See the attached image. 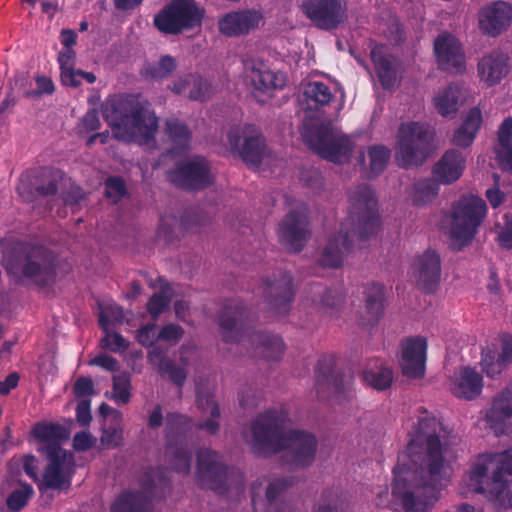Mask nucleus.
<instances>
[{"label":"nucleus","instance_id":"nucleus-8","mask_svg":"<svg viewBox=\"0 0 512 512\" xmlns=\"http://www.w3.org/2000/svg\"><path fill=\"white\" fill-rule=\"evenodd\" d=\"M57 255L47 246L23 241L15 245L4 259V267L16 284L31 281L44 288L55 281L57 276Z\"/></svg>","mask_w":512,"mask_h":512},{"label":"nucleus","instance_id":"nucleus-30","mask_svg":"<svg viewBox=\"0 0 512 512\" xmlns=\"http://www.w3.org/2000/svg\"><path fill=\"white\" fill-rule=\"evenodd\" d=\"M363 294L364 311L360 322L364 327H374L384 315L385 287L377 282L367 283Z\"/></svg>","mask_w":512,"mask_h":512},{"label":"nucleus","instance_id":"nucleus-6","mask_svg":"<svg viewBox=\"0 0 512 512\" xmlns=\"http://www.w3.org/2000/svg\"><path fill=\"white\" fill-rule=\"evenodd\" d=\"M197 407L204 413L209 411L211 418L204 422L194 423L189 417L181 414H168L166 423V438L168 445L166 455L170 457L171 468L176 472L188 474L191 468L193 450L188 446L187 439L193 431L206 430L214 435L219 430L218 418L220 409L213 395L196 394Z\"/></svg>","mask_w":512,"mask_h":512},{"label":"nucleus","instance_id":"nucleus-4","mask_svg":"<svg viewBox=\"0 0 512 512\" xmlns=\"http://www.w3.org/2000/svg\"><path fill=\"white\" fill-rule=\"evenodd\" d=\"M101 112L116 139L139 145L154 141L158 118L150 102L141 94L110 95L102 103Z\"/></svg>","mask_w":512,"mask_h":512},{"label":"nucleus","instance_id":"nucleus-10","mask_svg":"<svg viewBox=\"0 0 512 512\" xmlns=\"http://www.w3.org/2000/svg\"><path fill=\"white\" fill-rule=\"evenodd\" d=\"M197 484L218 494L225 493L232 483L243 489L244 475L234 468H229L222 461V457L215 451L202 448L197 451Z\"/></svg>","mask_w":512,"mask_h":512},{"label":"nucleus","instance_id":"nucleus-24","mask_svg":"<svg viewBox=\"0 0 512 512\" xmlns=\"http://www.w3.org/2000/svg\"><path fill=\"white\" fill-rule=\"evenodd\" d=\"M512 21V6L504 1H496L484 6L479 12V27L488 36H498Z\"/></svg>","mask_w":512,"mask_h":512},{"label":"nucleus","instance_id":"nucleus-17","mask_svg":"<svg viewBox=\"0 0 512 512\" xmlns=\"http://www.w3.org/2000/svg\"><path fill=\"white\" fill-rule=\"evenodd\" d=\"M301 11L319 29H336L347 18V5L343 0H305Z\"/></svg>","mask_w":512,"mask_h":512},{"label":"nucleus","instance_id":"nucleus-27","mask_svg":"<svg viewBox=\"0 0 512 512\" xmlns=\"http://www.w3.org/2000/svg\"><path fill=\"white\" fill-rule=\"evenodd\" d=\"M32 434L39 441L38 450L44 455L52 449L59 450V453L67 452L61 447L62 442L70 436L66 426L56 422H38L33 426Z\"/></svg>","mask_w":512,"mask_h":512},{"label":"nucleus","instance_id":"nucleus-41","mask_svg":"<svg viewBox=\"0 0 512 512\" xmlns=\"http://www.w3.org/2000/svg\"><path fill=\"white\" fill-rule=\"evenodd\" d=\"M363 380L372 388L383 391L391 386L393 382V371L383 361L374 359L363 371Z\"/></svg>","mask_w":512,"mask_h":512},{"label":"nucleus","instance_id":"nucleus-12","mask_svg":"<svg viewBox=\"0 0 512 512\" xmlns=\"http://www.w3.org/2000/svg\"><path fill=\"white\" fill-rule=\"evenodd\" d=\"M166 177L176 187L188 192L202 191L214 182L210 162L201 155L178 161L166 172Z\"/></svg>","mask_w":512,"mask_h":512},{"label":"nucleus","instance_id":"nucleus-7","mask_svg":"<svg viewBox=\"0 0 512 512\" xmlns=\"http://www.w3.org/2000/svg\"><path fill=\"white\" fill-rule=\"evenodd\" d=\"M464 481L469 491L483 494L503 508H512V448L479 456Z\"/></svg>","mask_w":512,"mask_h":512},{"label":"nucleus","instance_id":"nucleus-46","mask_svg":"<svg viewBox=\"0 0 512 512\" xmlns=\"http://www.w3.org/2000/svg\"><path fill=\"white\" fill-rule=\"evenodd\" d=\"M440 182L435 178H423L413 185L412 202L416 206H424L432 202L439 193Z\"/></svg>","mask_w":512,"mask_h":512},{"label":"nucleus","instance_id":"nucleus-15","mask_svg":"<svg viewBox=\"0 0 512 512\" xmlns=\"http://www.w3.org/2000/svg\"><path fill=\"white\" fill-rule=\"evenodd\" d=\"M64 181L65 173L58 169L40 168L26 171L19 178L17 192L24 201L32 202L38 196L56 195Z\"/></svg>","mask_w":512,"mask_h":512},{"label":"nucleus","instance_id":"nucleus-63","mask_svg":"<svg viewBox=\"0 0 512 512\" xmlns=\"http://www.w3.org/2000/svg\"><path fill=\"white\" fill-rule=\"evenodd\" d=\"M89 364L101 367L109 372H115L119 369L118 360L107 354L97 355L90 361Z\"/></svg>","mask_w":512,"mask_h":512},{"label":"nucleus","instance_id":"nucleus-23","mask_svg":"<svg viewBox=\"0 0 512 512\" xmlns=\"http://www.w3.org/2000/svg\"><path fill=\"white\" fill-rule=\"evenodd\" d=\"M512 362V334L499 336V347L492 345L482 351L481 365L488 377L500 375Z\"/></svg>","mask_w":512,"mask_h":512},{"label":"nucleus","instance_id":"nucleus-19","mask_svg":"<svg viewBox=\"0 0 512 512\" xmlns=\"http://www.w3.org/2000/svg\"><path fill=\"white\" fill-rule=\"evenodd\" d=\"M293 277L282 270L272 278L263 280V296L270 308L279 315H285L294 299Z\"/></svg>","mask_w":512,"mask_h":512},{"label":"nucleus","instance_id":"nucleus-9","mask_svg":"<svg viewBox=\"0 0 512 512\" xmlns=\"http://www.w3.org/2000/svg\"><path fill=\"white\" fill-rule=\"evenodd\" d=\"M433 134L419 122L402 123L399 126L395 159L403 169L421 166L429 157Z\"/></svg>","mask_w":512,"mask_h":512},{"label":"nucleus","instance_id":"nucleus-53","mask_svg":"<svg viewBox=\"0 0 512 512\" xmlns=\"http://www.w3.org/2000/svg\"><path fill=\"white\" fill-rule=\"evenodd\" d=\"M343 506L344 502L338 494L331 489H326L322 492L313 512H344Z\"/></svg>","mask_w":512,"mask_h":512},{"label":"nucleus","instance_id":"nucleus-48","mask_svg":"<svg viewBox=\"0 0 512 512\" xmlns=\"http://www.w3.org/2000/svg\"><path fill=\"white\" fill-rule=\"evenodd\" d=\"M99 326L104 332L101 339V346L112 352L125 351L129 347L128 341L118 332H110L108 328V319L105 314L99 317Z\"/></svg>","mask_w":512,"mask_h":512},{"label":"nucleus","instance_id":"nucleus-45","mask_svg":"<svg viewBox=\"0 0 512 512\" xmlns=\"http://www.w3.org/2000/svg\"><path fill=\"white\" fill-rule=\"evenodd\" d=\"M294 477L287 476L277 478L269 483L266 489L267 512H299L295 511L290 505L284 504L281 507H274L279 497L294 484Z\"/></svg>","mask_w":512,"mask_h":512},{"label":"nucleus","instance_id":"nucleus-2","mask_svg":"<svg viewBox=\"0 0 512 512\" xmlns=\"http://www.w3.org/2000/svg\"><path fill=\"white\" fill-rule=\"evenodd\" d=\"M290 421L284 408H270L251 423V448L257 455L282 452L280 463L290 471L310 467L318 450L316 436L300 429H286Z\"/></svg>","mask_w":512,"mask_h":512},{"label":"nucleus","instance_id":"nucleus-33","mask_svg":"<svg viewBox=\"0 0 512 512\" xmlns=\"http://www.w3.org/2000/svg\"><path fill=\"white\" fill-rule=\"evenodd\" d=\"M477 70L482 81L489 86L496 85L509 73V58L506 54L494 51L480 59Z\"/></svg>","mask_w":512,"mask_h":512},{"label":"nucleus","instance_id":"nucleus-21","mask_svg":"<svg viewBox=\"0 0 512 512\" xmlns=\"http://www.w3.org/2000/svg\"><path fill=\"white\" fill-rule=\"evenodd\" d=\"M309 221L303 211L291 210L281 221L278 229L279 240L290 252H300L308 239Z\"/></svg>","mask_w":512,"mask_h":512},{"label":"nucleus","instance_id":"nucleus-20","mask_svg":"<svg viewBox=\"0 0 512 512\" xmlns=\"http://www.w3.org/2000/svg\"><path fill=\"white\" fill-rule=\"evenodd\" d=\"M399 361L402 374L409 379H421L425 375L427 340L422 336L407 337L401 341Z\"/></svg>","mask_w":512,"mask_h":512},{"label":"nucleus","instance_id":"nucleus-22","mask_svg":"<svg viewBox=\"0 0 512 512\" xmlns=\"http://www.w3.org/2000/svg\"><path fill=\"white\" fill-rule=\"evenodd\" d=\"M434 53L438 67L449 73H462L465 59L460 42L449 33H441L434 40Z\"/></svg>","mask_w":512,"mask_h":512},{"label":"nucleus","instance_id":"nucleus-16","mask_svg":"<svg viewBox=\"0 0 512 512\" xmlns=\"http://www.w3.org/2000/svg\"><path fill=\"white\" fill-rule=\"evenodd\" d=\"M227 138L231 150L237 152L246 164H261L267 147L264 136L255 125L232 127Z\"/></svg>","mask_w":512,"mask_h":512},{"label":"nucleus","instance_id":"nucleus-49","mask_svg":"<svg viewBox=\"0 0 512 512\" xmlns=\"http://www.w3.org/2000/svg\"><path fill=\"white\" fill-rule=\"evenodd\" d=\"M370 158L369 174L371 178L379 176L386 169L391 151L384 145H373L368 148Z\"/></svg>","mask_w":512,"mask_h":512},{"label":"nucleus","instance_id":"nucleus-13","mask_svg":"<svg viewBox=\"0 0 512 512\" xmlns=\"http://www.w3.org/2000/svg\"><path fill=\"white\" fill-rule=\"evenodd\" d=\"M205 9L195 0H171L162 9V33L177 35L200 30Z\"/></svg>","mask_w":512,"mask_h":512},{"label":"nucleus","instance_id":"nucleus-52","mask_svg":"<svg viewBox=\"0 0 512 512\" xmlns=\"http://www.w3.org/2000/svg\"><path fill=\"white\" fill-rule=\"evenodd\" d=\"M34 490L30 484H22L21 488L13 490L7 498V507L11 512L22 510L33 496Z\"/></svg>","mask_w":512,"mask_h":512},{"label":"nucleus","instance_id":"nucleus-62","mask_svg":"<svg viewBox=\"0 0 512 512\" xmlns=\"http://www.w3.org/2000/svg\"><path fill=\"white\" fill-rule=\"evenodd\" d=\"M184 335L183 328L178 324L162 325V341L178 343Z\"/></svg>","mask_w":512,"mask_h":512},{"label":"nucleus","instance_id":"nucleus-47","mask_svg":"<svg viewBox=\"0 0 512 512\" xmlns=\"http://www.w3.org/2000/svg\"><path fill=\"white\" fill-rule=\"evenodd\" d=\"M123 415L116 413L115 420H110L108 425L102 427L100 443L104 448L114 449L123 444Z\"/></svg>","mask_w":512,"mask_h":512},{"label":"nucleus","instance_id":"nucleus-60","mask_svg":"<svg viewBox=\"0 0 512 512\" xmlns=\"http://www.w3.org/2000/svg\"><path fill=\"white\" fill-rule=\"evenodd\" d=\"M105 314L108 319V327L110 325L120 324L124 320L123 309L117 304L106 305L101 307L100 315Z\"/></svg>","mask_w":512,"mask_h":512},{"label":"nucleus","instance_id":"nucleus-38","mask_svg":"<svg viewBox=\"0 0 512 512\" xmlns=\"http://www.w3.org/2000/svg\"><path fill=\"white\" fill-rule=\"evenodd\" d=\"M482 124V114L479 108H471L463 123L456 129L452 136V144L467 148L473 143Z\"/></svg>","mask_w":512,"mask_h":512},{"label":"nucleus","instance_id":"nucleus-31","mask_svg":"<svg viewBox=\"0 0 512 512\" xmlns=\"http://www.w3.org/2000/svg\"><path fill=\"white\" fill-rule=\"evenodd\" d=\"M379 82L385 90L394 88L398 83L399 61L385 53L383 45H376L370 52Z\"/></svg>","mask_w":512,"mask_h":512},{"label":"nucleus","instance_id":"nucleus-39","mask_svg":"<svg viewBox=\"0 0 512 512\" xmlns=\"http://www.w3.org/2000/svg\"><path fill=\"white\" fill-rule=\"evenodd\" d=\"M495 154L500 168L512 173V118H506L499 127Z\"/></svg>","mask_w":512,"mask_h":512},{"label":"nucleus","instance_id":"nucleus-64","mask_svg":"<svg viewBox=\"0 0 512 512\" xmlns=\"http://www.w3.org/2000/svg\"><path fill=\"white\" fill-rule=\"evenodd\" d=\"M178 285L170 284L162 278V313L169 310L173 298L178 296Z\"/></svg>","mask_w":512,"mask_h":512},{"label":"nucleus","instance_id":"nucleus-26","mask_svg":"<svg viewBox=\"0 0 512 512\" xmlns=\"http://www.w3.org/2000/svg\"><path fill=\"white\" fill-rule=\"evenodd\" d=\"M415 276L417 285L425 293L437 290L441 279V260L436 251L428 249L417 258Z\"/></svg>","mask_w":512,"mask_h":512},{"label":"nucleus","instance_id":"nucleus-42","mask_svg":"<svg viewBox=\"0 0 512 512\" xmlns=\"http://www.w3.org/2000/svg\"><path fill=\"white\" fill-rule=\"evenodd\" d=\"M460 97V86L455 83L449 84L434 97L437 112L443 117L453 118L458 111Z\"/></svg>","mask_w":512,"mask_h":512},{"label":"nucleus","instance_id":"nucleus-34","mask_svg":"<svg viewBox=\"0 0 512 512\" xmlns=\"http://www.w3.org/2000/svg\"><path fill=\"white\" fill-rule=\"evenodd\" d=\"M483 389V377L470 366L462 367L455 376L452 384V394L460 399L473 400Z\"/></svg>","mask_w":512,"mask_h":512},{"label":"nucleus","instance_id":"nucleus-35","mask_svg":"<svg viewBox=\"0 0 512 512\" xmlns=\"http://www.w3.org/2000/svg\"><path fill=\"white\" fill-rule=\"evenodd\" d=\"M244 65L255 89L265 92L284 86L283 78L271 71L263 61L251 59L245 61Z\"/></svg>","mask_w":512,"mask_h":512},{"label":"nucleus","instance_id":"nucleus-37","mask_svg":"<svg viewBox=\"0 0 512 512\" xmlns=\"http://www.w3.org/2000/svg\"><path fill=\"white\" fill-rule=\"evenodd\" d=\"M165 133L172 143V148L167 150V154L180 156L186 154L191 147L192 131L188 125L177 118L166 120Z\"/></svg>","mask_w":512,"mask_h":512},{"label":"nucleus","instance_id":"nucleus-43","mask_svg":"<svg viewBox=\"0 0 512 512\" xmlns=\"http://www.w3.org/2000/svg\"><path fill=\"white\" fill-rule=\"evenodd\" d=\"M137 342L143 347L152 348L149 352V358L155 369L160 372V327L155 323H147L138 329L136 334Z\"/></svg>","mask_w":512,"mask_h":512},{"label":"nucleus","instance_id":"nucleus-44","mask_svg":"<svg viewBox=\"0 0 512 512\" xmlns=\"http://www.w3.org/2000/svg\"><path fill=\"white\" fill-rule=\"evenodd\" d=\"M306 109L318 111L322 107L329 105L333 98V94L328 85L323 82H309L303 92Z\"/></svg>","mask_w":512,"mask_h":512},{"label":"nucleus","instance_id":"nucleus-50","mask_svg":"<svg viewBox=\"0 0 512 512\" xmlns=\"http://www.w3.org/2000/svg\"><path fill=\"white\" fill-rule=\"evenodd\" d=\"M311 290L319 294V299L313 298V302L324 309H335L344 302V294L338 289H324L320 284H313Z\"/></svg>","mask_w":512,"mask_h":512},{"label":"nucleus","instance_id":"nucleus-51","mask_svg":"<svg viewBox=\"0 0 512 512\" xmlns=\"http://www.w3.org/2000/svg\"><path fill=\"white\" fill-rule=\"evenodd\" d=\"M131 398V380L127 373L113 377V399L118 404H127Z\"/></svg>","mask_w":512,"mask_h":512},{"label":"nucleus","instance_id":"nucleus-54","mask_svg":"<svg viewBox=\"0 0 512 512\" xmlns=\"http://www.w3.org/2000/svg\"><path fill=\"white\" fill-rule=\"evenodd\" d=\"M63 187L61 192V198L65 205L73 206L79 204L86 196L84 190L77 184L71 181V179L65 176V181L60 184Z\"/></svg>","mask_w":512,"mask_h":512},{"label":"nucleus","instance_id":"nucleus-28","mask_svg":"<svg viewBox=\"0 0 512 512\" xmlns=\"http://www.w3.org/2000/svg\"><path fill=\"white\" fill-rule=\"evenodd\" d=\"M335 359L332 356H322L315 367V387L319 396L327 390L335 395L345 391L344 377L335 372Z\"/></svg>","mask_w":512,"mask_h":512},{"label":"nucleus","instance_id":"nucleus-59","mask_svg":"<svg viewBox=\"0 0 512 512\" xmlns=\"http://www.w3.org/2000/svg\"><path fill=\"white\" fill-rule=\"evenodd\" d=\"M181 225L186 229H192L196 226L204 225V218L198 208H188L181 216Z\"/></svg>","mask_w":512,"mask_h":512},{"label":"nucleus","instance_id":"nucleus-5","mask_svg":"<svg viewBox=\"0 0 512 512\" xmlns=\"http://www.w3.org/2000/svg\"><path fill=\"white\" fill-rule=\"evenodd\" d=\"M253 323L252 312L238 300H226L218 314L219 330L225 343L247 341L256 355L266 360H280L285 351L283 339L270 332L254 331Z\"/></svg>","mask_w":512,"mask_h":512},{"label":"nucleus","instance_id":"nucleus-29","mask_svg":"<svg viewBox=\"0 0 512 512\" xmlns=\"http://www.w3.org/2000/svg\"><path fill=\"white\" fill-rule=\"evenodd\" d=\"M485 420L497 435L505 432L512 421V388L502 390L493 398L491 407L486 411Z\"/></svg>","mask_w":512,"mask_h":512},{"label":"nucleus","instance_id":"nucleus-3","mask_svg":"<svg viewBox=\"0 0 512 512\" xmlns=\"http://www.w3.org/2000/svg\"><path fill=\"white\" fill-rule=\"evenodd\" d=\"M349 203L348 217L342 222L339 232L329 237L319 258L322 267H340L354 240L364 241L375 235L380 227L378 200L369 185H358L350 193Z\"/></svg>","mask_w":512,"mask_h":512},{"label":"nucleus","instance_id":"nucleus-40","mask_svg":"<svg viewBox=\"0 0 512 512\" xmlns=\"http://www.w3.org/2000/svg\"><path fill=\"white\" fill-rule=\"evenodd\" d=\"M149 496L139 491L121 493L111 506V512H151Z\"/></svg>","mask_w":512,"mask_h":512},{"label":"nucleus","instance_id":"nucleus-32","mask_svg":"<svg viewBox=\"0 0 512 512\" xmlns=\"http://www.w3.org/2000/svg\"><path fill=\"white\" fill-rule=\"evenodd\" d=\"M466 159L456 150H447L437 161L432 169L433 177L442 184H451L457 181L463 174Z\"/></svg>","mask_w":512,"mask_h":512},{"label":"nucleus","instance_id":"nucleus-36","mask_svg":"<svg viewBox=\"0 0 512 512\" xmlns=\"http://www.w3.org/2000/svg\"><path fill=\"white\" fill-rule=\"evenodd\" d=\"M172 91L178 95H187L189 99L195 101H205L213 94L211 83L196 74H188L174 82Z\"/></svg>","mask_w":512,"mask_h":512},{"label":"nucleus","instance_id":"nucleus-57","mask_svg":"<svg viewBox=\"0 0 512 512\" xmlns=\"http://www.w3.org/2000/svg\"><path fill=\"white\" fill-rule=\"evenodd\" d=\"M101 127L99 113L96 109H89L81 118L79 123L80 132L90 133L97 131Z\"/></svg>","mask_w":512,"mask_h":512},{"label":"nucleus","instance_id":"nucleus-1","mask_svg":"<svg viewBox=\"0 0 512 512\" xmlns=\"http://www.w3.org/2000/svg\"><path fill=\"white\" fill-rule=\"evenodd\" d=\"M446 429L434 417L417 422L406 450L393 468L392 498L403 512H428L444 479Z\"/></svg>","mask_w":512,"mask_h":512},{"label":"nucleus","instance_id":"nucleus-61","mask_svg":"<svg viewBox=\"0 0 512 512\" xmlns=\"http://www.w3.org/2000/svg\"><path fill=\"white\" fill-rule=\"evenodd\" d=\"M73 393L78 398L92 395L94 393V383L92 379L84 376L77 378L73 386Z\"/></svg>","mask_w":512,"mask_h":512},{"label":"nucleus","instance_id":"nucleus-18","mask_svg":"<svg viewBox=\"0 0 512 512\" xmlns=\"http://www.w3.org/2000/svg\"><path fill=\"white\" fill-rule=\"evenodd\" d=\"M59 450L52 449L45 455L48 465L44 469L38 489L60 490L71 485L74 473V456L71 452L58 453Z\"/></svg>","mask_w":512,"mask_h":512},{"label":"nucleus","instance_id":"nucleus-11","mask_svg":"<svg viewBox=\"0 0 512 512\" xmlns=\"http://www.w3.org/2000/svg\"><path fill=\"white\" fill-rule=\"evenodd\" d=\"M304 141L321 158L334 163L348 162L353 150V142L345 135H335L329 124L305 125L302 134Z\"/></svg>","mask_w":512,"mask_h":512},{"label":"nucleus","instance_id":"nucleus-56","mask_svg":"<svg viewBox=\"0 0 512 512\" xmlns=\"http://www.w3.org/2000/svg\"><path fill=\"white\" fill-rule=\"evenodd\" d=\"M104 185L105 196L111 199L114 203H117L127 194L126 184L121 177H108Z\"/></svg>","mask_w":512,"mask_h":512},{"label":"nucleus","instance_id":"nucleus-25","mask_svg":"<svg viewBox=\"0 0 512 512\" xmlns=\"http://www.w3.org/2000/svg\"><path fill=\"white\" fill-rule=\"evenodd\" d=\"M262 19V13L254 9L233 11L219 19L218 29L227 37L247 35L258 27Z\"/></svg>","mask_w":512,"mask_h":512},{"label":"nucleus","instance_id":"nucleus-55","mask_svg":"<svg viewBox=\"0 0 512 512\" xmlns=\"http://www.w3.org/2000/svg\"><path fill=\"white\" fill-rule=\"evenodd\" d=\"M163 373L168 374L169 379L178 387V393L181 395V388L187 377L185 369L162 355V374Z\"/></svg>","mask_w":512,"mask_h":512},{"label":"nucleus","instance_id":"nucleus-58","mask_svg":"<svg viewBox=\"0 0 512 512\" xmlns=\"http://www.w3.org/2000/svg\"><path fill=\"white\" fill-rule=\"evenodd\" d=\"M96 438L88 431L77 432L73 437L72 446L78 452H85L94 447Z\"/></svg>","mask_w":512,"mask_h":512},{"label":"nucleus","instance_id":"nucleus-14","mask_svg":"<svg viewBox=\"0 0 512 512\" xmlns=\"http://www.w3.org/2000/svg\"><path fill=\"white\" fill-rule=\"evenodd\" d=\"M487 213L483 199L477 196L462 197L452 208V235L471 241Z\"/></svg>","mask_w":512,"mask_h":512}]
</instances>
